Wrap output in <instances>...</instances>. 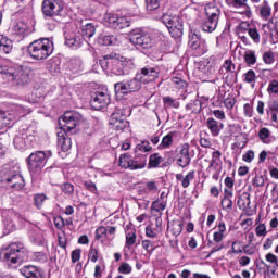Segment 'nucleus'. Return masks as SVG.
I'll list each match as a JSON object with an SVG mask.
<instances>
[{"label":"nucleus","mask_w":278,"mask_h":278,"mask_svg":"<svg viewBox=\"0 0 278 278\" xmlns=\"http://www.w3.org/2000/svg\"><path fill=\"white\" fill-rule=\"evenodd\" d=\"M192 162V157L190 156V144L184 143L180 147V151L176 159L177 166H180V168H187V166H190V163Z\"/></svg>","instance_id":"obj_14"},{"label":"nucleus","mask_w":278,"mask_h":278,"mask_svg":"<svg viewBox=\"0 0 278 278\" xmlns=\"http://www.w3.org/2000/svg\"><path fill=\"white\" fill-rule=\"evenodd\" d=\"M10 119L11 117H8L5 111H0V129H3V127H12Z\"/></svg>","instance_id":"obj_47"},{"label":"nucleus","mask_w":278,"mask_h":278,"mask_svg":"<svg viewBox=\"0 0 278 278\" xmlns=\"http://www.w3.org/2000/svg\"><path fill=\"white\" fill-rule=\"evenodd\" d=\"M117 68H125L126 71H134L136 68V63H134V59H127L126 56H123L119 54L118 61H117Z\"/></svg>","instance_id":"obj_26"},{"label":"nucleus","mask_w":278,"mask_h":278,"mask_svg":"<svg viewBox=\"0 0 278 278\" xmlns=\"http://www.w3.org/2000/svg\"><path fill=\"white\" fill-rule=\"evenodd\" d=\"M104 24L106 27H112V29H116L117 31H121V29H125L131 25L127 17L118 16L114 13H106L104 15Z\"/></svg>","instance_id":"obj_11"},{"label":"nucleus","mask_w":278,"mask_h":278,"mask_svg":"<svg viewBox=\"0 0 278 278\" xmlns=\"http://www.w3.org/2000/svg\"><path fill=\"white\" fill-rule=\"evenodd\" d=\"M164 162V157L160 155V153H153L149 156L148 161V170H151L152 168H160V164Z\"/></svg>","instance_id":"obj_28"},{"label":"nucleus","mask_w":278,"mask_h":278,"mask_svg":"<svg viewBox=\"0 0 278 278\" xmlns=\"http://www.w3.org/2000/svg\"><path fill=\"white\" fill-rule=\"evenodd\" d=\"M243 79L247 84H251L252 88H255V81L257 79L255 72L248 71L245 74H243Z\"/></svg>","instance_id":"obj_45"},{"label":"nucleus","mask_w":278,"mask_h":278,"mask_svg":"<svg viewBox=\"0 0 278 278\" xmlns=\"http://www.w3.org/2000/svg\"><path fill=\"white\" fill-rule=\"evenodd\" d=\"M28 53L34 60H47L53 53V41L42 38L28 46Z\"/></svg>","instance_id":"obj_3"},{"label":"nucleus","mask_w":278,"mask_h":278,"mask_svg":"<svg viewBox=\"0 0 278 278\" xmlns=\"http://www.w3.org/2000/svg\"><path fill=\"white\" fill-rule=\"evenodd\" d=\"M101 238H108V228L104 226L96 229V240H101Z\"/></svg>","instance_id":"obj_54"},{"label":"nucleus","mask_w":278,"mask_h":278,"mask_svg":"<svg viewBox=\"0 0 278 278\" xmlns=\"http://www.w3.org/2000/svg\"><path fill=\"white\" fill-rule=\"evenodd\" d=\"M131 265L128 263H122L118 267V273H121V275H129L131 274Z\"/></svg>","instance_id":"obj_56"},{"label":"nucleus","mask_w":278,"mask_h":278,"mask_svg":"<svg viewBox=\"0 0 278 278\" xmlns=\"http://www.w3.org/2000/svg\"><path fill=\"white\" fill-rule=\"evenodd\" d=\"M243 112H244V116H247L248 118H252L253 117V103H245L243 105Z\"/></svg>","instance_id":"obj_61"},{"label":"nucleus","mask_w":278,"mask_h":278,"mask_svg":"<svg viewBox=\"0 0 278 278\" xmlns=\"http://www.w3.org/2000/svg\"><path fill=\"white\" fill-rule=\"evenodd\" d=\"M206 127L210 130V134L213 136V138H216L220 136V131H223V129L225 128V124L214 119V117H208L206 119Z\"/></svg>","instance_id":"obj_19"},{"label":"nucleus","mask_w":278,"mask_h":278,"mask_svg":"<svg viewBox=\"0 0 278 278\" xmlns=\"http://www.w3.org/2000/svg\"><path fill=\"white\" fill-rule=\"evenodd\" d=\"M166 205L164 204V202H161L160 200H155L152 202L151 204V212H159L160 216H162V212H164V210H166Z\"/></svg>","instance_id":"obj_44"},{"label":"nucleus","mask_w":278,"mask_h":278,"mask_svg":"<svg viewBox=\"0 0 278 278\" xmlns=\"http://www.w3.org/2000/svg\"><path fill=\"white\" fill-rule=\"evenodd\" d=\"M269 23H271V25H274L273 31H275V35H276L274 45H277V42H278V17L270 18Z\"/></svg>","instance_id":"obj_60"},{"label":"nucleus","mask_w":278,"mask_h":278,"mask_svg":"<svg viewBox=\"0 0 278 278\" xmlns=\"http://www.w3.org/2000/svg\"><path fill=\"white\" fill-rule=\"evenodd\" d=\"M244 61L247 62V64L251 65V64H255V62H257V58L255 56V52H249L244 55Z\"/></svg>","instance_id":"obj_62"},{"label":"nucleus","mask_w":278,"mask_h":278,"mask_svg":"<svg viewBox=\"0 0 278 278\" xmlns=\"http://www.w3.org/2000/svg\"><path fill=\"white\" fill-rule=\"evenodd\" d=\"M114 88H115V94L119 99H121V97H123L125 94L131 93L129 91V87H128L127 83L126 84L125 83H116L114 85Z\"/></svg>","instance_id":"obj_33"},{"label":"nucleus","mask_w":278,"mask_h":278,"mask_svg":"<svg viewBox=\"0 0 278 278\" xmlns=\"http://www.w3.org/2000/svg\"><path fill=\"white\" fill-rule=\"evenodd\" d=\"M7 114V118L9 119V123L12 127L14 123L16 122V118H23V116H27V114H30L31 111L28 108L23 106V104H11L9 111H4Z\"/></svg>","instance_id":"obj_12"},{"label":"nucleus","mask_w":278,"mask_h":278,"mask_svg":"<svg viewBox=\"0 0 278 278\" xmlns=\"http://www.w3.org/2000/svg\"><path fill=\"white\" fill-rule=\"evenodd\" d=\"M201 105H202L201 100L195 99V100L191 101L190 103H188L186 105V109L191 110L194 114H199V112H201V110H202Z\"/></svg>","instance_id":"obj_42"},{"label":"nucleus","mask_w":278,"mask_h":278,"mask_svg":"<svg viewBox=\"0 0 278 278\" xmlns=\"http://www.w3.org/2000/svg\"><path fill=\"white\" fill-rule=\"evenodd\" d=\"M43 16L53 18V16H60L64 11V1L62 0H43L41 5Z\"/></svg>","instance_id":"obj_8"},{"label":"nucleus","mask_w":278,"mask_h":278,"mask_svg":"<svg viewBox=\"0 0 278 278\" xmlns=\"http://www.w3.org/2000/svg\"><path fill=\"white\" fill-rule=\"evenodd\" d=\"M161 22L167 27V29H173L174 27H177V23L184 24V20L180 16H173L166 13L162 15Z\"/></svg>","instance_id":"obj_23"},{"label":"nucleus","mask_w":278,"mask_h":278,"mask_svg":"<svg viewBox=\"0 0 278 278\" xmlns=\"http://www.w3.org/2000/svg\"><path fill=\"white\" fill-rule=\"evenodd\" d=\"M223 153H220V151L215 150L212 153V159L208 165V168H218V166H220V164H223V161L220 160Z\"/></svg>","instance_id":"obj_34"},{"label":"nucleus","mask_w":278,"mask_h":278,"mask_svg":"<svg viewBox=\"0 0 278 278\" xmlns=\"http://www.w3.org/2000/svg\"><path fill=\"white\" fill-rule=\"evenodd\" d=\"M129 40L131 45L141 47V49H151V47H153V38H151V34L144 33L140 29H134L130 33Z\"/></svg>","instance_id":"obj_9"},{"label":"nucleus","mask_w":278,"mask_h":278,"mask_svg":"<svg viewBox=\"0 0 278 278\" xmlns=\"http://www.w3.org/2000/svg\"><path fill=\"white\" fill-rule=\"evenodd\" d=\"M51 155H53L51 151L33 152L26 160L29 173L31 175H40V173H42V169L47 165V160H49Z\"/></svg>","instance_id":"obj_5"},{"label":"nucleus","mask_w":278,"mask_h":278,"mask_svg":"<svg viewBox=\"0 0 278 278\" xmlns=\"http://www.w3.org/2000/svg\"><path fill=\"white\" fill-rule=\"evenodd\" d=\"M96 31L94 24L88 23L81 26V35L65 33V45L71 49H79L84 45V38H92Z\"/></svg>","instance_id":"obj_4"},{"label":"nucleus","mask_w":278,"mask_h":278,"mask_svg":"<svg viewBox=\"0 0 278 278\" xmlns=\"http://www.w3.org/2000/svg\"><path fill=\"white\" fill-rule=\"evenodd\" d=\"M15 149H25V139L21 135H16L13 139Z\"/></svg>","instance_id":"obj_52"},{"label":"nucleus","mask_w":278,"mask_h":278,"mask_svg":"<svg viewBox=\"0 0 278 278\" xmlns=\"http://www.w3.org/2000/svg\"><path fill=\"white\" fill-rule=\"evenodd\" d=\"M256 11L263 21H269L273 14V8L268 3V0H264L261 5L256 7Z\"/></svg>","instance_id":"obj_24"},{"label":"nucleus","mask_w":278,"mask_h":278,"mask_svg":"<svg viewBox=\"0 0 278 278\" xmlns=\"http://www.w3.org/2000/svg\"><path fill=\"white\" fill-rule=\"evenodd\" d=\"M172 38L175 40L181 38L184 36V24L182 23H177V26H174V28L168 29Z\"/></svg>","instance_id":"obj_36"},{"label":"nucleus","mask_w":278,"mask_h":278,"mask_svg":"<svg viewBox=\"0 0 278 278\" xmlns=\"http://www.w3.org/2000/svg\"><path fill=\"white\" fill-rule=\"evenodd\" d=\"M163 103L166 105V108H174L175 110H178L179 108V101L173 99L172 97H164Z\"/></svg>","instance_id":"obj_48"},{"label":"nucleus","mask_w":278,"mask_h":278,"mask_svg":"<svg viewBox=\"0 0 278 278\" xmlns=\"http://www.w3.org/2000/svg\"><path fill=\"white\" fill-rule=\"evenodd\" d=\"M172 81L176 86V88H178V90H181V88H186V86H188V84L179 77H173Z\"/></svg>","instance_id":"obj_59"},{"label":"nucleus","mask_w":278,"mask_h":278,"mask_svg":"<svg viewBox=\"0 0 278 278\" xmlns=\"http://www.w3.org/2000/svg\"><path fill=\"white\" fill-rule=\"evenodd\" d=\"M268 94H278V81L277 80H271L268 85L267 88Z\"/></svg>","instance_id":"obj_57"},{"label":"nucleus","mask_w":278,"mask_h":278,"mask_svg":"<svg viewBox=\"0 0 278 278\" xmlns=\"http://www.w3.org/2000/svg\"><path fill=\"white\" fill-rule=\"evenodd\" d=\"M248 34L255 45H260V31H257V28H249Z\"/></svg>","instance_id":"obj_53"},{"label":"nucleus","mask_w":278,"mask_h":278,"mask_svg":"<svg viewBox=\"0 0 278 278\" xmlns=\"http://www.w3.org/2000/svg\"><path fill=\"white\" fill-rule=\"evenodd\" d=\"M27 248L22 242H12L5 250L0 251V257L8 264H23L27 260Z\"/></svg>","instance_id":"obj_2"},{"label":"nucleus","mask_w":278,"mask_h":278,"mask_svg":"<svg viewBox=\"0 0 278 278\" xmlns=\"http://www.w3.org/2000/svg\"><path fill=\"white\" fill-rule=\"evenodd\" d=\"M12 49H14L12 40H10L8 37H2L0 41V53L8 55V53H12Z\"/></svg>","instance_id":"obj_31"},{"label":"nucleus","mask_w":278,"mask_h":278,"mask_svg":"<svg viewBox=\"0 0 278 278\" xmlns=\"http://www.w3.org/2000/svg\"><path fill=\"white\" fill-rule=\"evenodd\" d=\"M81 114L75 111H67L59 119V127L61 131L58 132V147L64 152L68 151L73 147V142L68 137V134L77 127L78 123H81Z\"/></svg>","instance_id":"obj_1"},{"label":"nucleus","mask_w":278,"mask_h":278,"mask_svg":"<svg viewBox=\"0 0 278 278\" xmlns=\"http://www.w3.org/2000/svg\"><path fill=\"white\" fill-rule=\"evenodd\" d=\"M173 138H175V131L168 132L163 137L161 143L157 146V149L162 151L163 149H170L173 147Z\"/></svg>","instance_id":"obj_30"},{"label":"nucleus","mask_w":278,"mask_h":278,"mask_svg":"<svg viewBox=\"0 0 278 278\" xmlns=\"http://www.w3.org/2000/svg\"><path fill=\"white\" fill-rule=\"evenodd\" d=\"M136 232L135 231H130L126 233V244H125V249H131V247H134V244H136Z\"/></svg>","instance_id":"obj_46"},{"label":"nucleus","mask_w":278,"mask_h":278,"mask_svg":"<svg viewBox=\"0 0 278 278\" xmlns=\"http://www.w3.org/2000/svg\"><path fill=\"white\" fill-rule=\"evenodd\" d=\"M126 84L128 86L129 92H138V90H140V88H142V83H140V79H138V75L137 74L134 77V79L129 80Z\"/></svg>","instance_id":"obj_35"},{"label":"nucleus","mask_w":278,"mask_h":278,"mask_svg":"<svg viewBox=\"0 0 278 278\" xmlns=\"http://www.w3.org/2000/svg\"><path fill=\"white\" fill-rule=\"evenodd\" d=\"M62 64V61L60 60V58L54 56L52 59H50L47 63V70L48 71H60Z\"/></svg>","instance_id":"obj_40"},{"label":"nucleus","mask_w":278,"mask_h":278,"mask_svg":"<svg viewBox=\"0 0 278 278\" xmlns=\"http://www.w3.org/2000/svg\"><path fill=\"white\" fill-rule=\"evenodd\" d=\"M243 162H247L248 164H251L253 160H255V152L253 150H249L242 155Z\"/></svg>","instance_id":"obj_58"},{"label":"nucleus","mask_w":278,"mask_h":278,"mask_svg":"<svg viewBox=\"0 0 278 278\" xmlns=\"http://www.w3.org/2000/svg\"><path fill=\"white\" fill-rule=\"evenodd\" d=\"M226 3L229 5V8L241 10L239 13L247 16V18H251V16H253V12L249 5V0H226Z\"/></svg>","instance_id":"obj_16"},{"label":"nucleus","mask_w":278,"mask_h":278,"mask_svg":"<svg viewBox=\"0 0 278 278\" xmlns=\"http://www.w3.org/2000/svg\"><path fill=\"white\" fill-rule=\"evenodd\" d=\"M220 205L224 212H231L233 210V198H222Z\"/></svg>","instance_id":"obj_43"},{"label":"nucleus","mask_w":278,"mask_h":278,"mask_svg":"<svg viewBox=\"0 0 278 278\" xmlns=\"http://www.w3.org/2000/svg\"><path fill=\"white\" fill-rule=\"evenodd\" d=\"M160 8V0H146V10L148 12H154Z\"/></svg>","instance_id":"obj_49"},{"label":"nucleus","mask_w":278,"mask_h":278,"mask_svg":"<svg viewBox=\"0 0 278 278\" xmlns=\"http://www.w3.org/2000/svg\"><path fill=\"white\" fill-rule=\"evenodd\" d=\"M138 151H141V153H149L153 151V147H151V143L149 141L142 140L135 148V153H138Z\"/></svg>","instance_id":"obj_37"},{"label":"nucleus","mask_w":278,"mask_h":278,"mask_svg":"<svg viewBox=\"0 0 278 278\" xmlns=\"http://www.w3.org/2000/svg\"><path fill=\"white\" fill-rule=\"evenodd\" d=\"M124 119H126L125 112L123 111V109L116 106L114 109V112L111 114L110 123H115L116 121H124Z\"/></svg>","instance_id":"obj_41"},{"label":"nucleus","mask_w":278,"mask_h":278,"mask_svg":"<svg viewBox=\"0 0 278 278\" xmlns=\"http://www.w3.org/2000/svg\"><path fill=\"white\" fill-rule=\"evenodd\" d=\"M194 177H195L194 170L189 172L185 177H184V174H176V180L181 181L182 188H189L190 181H193Z\"/></svg>","instance_id":"obj_27"},{"label":"nucleus","mask_w":278,"mask_h":278,"mask_svg":"<svg viewBox=\"0 0 278 278\" xmlns=\"http://www.w3.org/2000/svg\"><path fill=\"white\" fill-rule=\"evenodd\" d=\"M118 58H121V53L118 52H110L102 56L99 60V64L102 71H109L110 68H114V66H118Z\"/></svg>","instance_id":"obj_15"},{"label":"nucleus","mask_w":278,"mask_h":278,"mask_svg":"<svg viewBox=\"0 0 278 278\" xmlns=\"http://www.w3.org/2000/svg\"><path fill=\"white\" fill-rule=\"evenodd\" d=\"M136 75L141 84H150L157 79V71H140Z\"/></svg>","instance_id":"obj_21"},{"label":"nucleus","mask_w":278,"mask_h":278,"mask_svg":"<svg viewBox=\"0 0 278 278\" xmlns=\"http://www.w3.org/2000/svg\"><path fill=\"white\" fill-rule=\"evenodd\" d=\"M21 275L25 278H45V274L40 267L26 265L20 269Z\"/></svg>","instance_id":"obj_18"},{"label":"nucleus","mask_w":278,"mask_h":278,"mask_svg":"<svg viewBox=\"0 0 278 278\" xmlns=\"http://www.w3.org/2000/svg\"><path fill=\"white\" fill-rule=\"evenodd\" d=\"M141 244L148 253H152L155 251V243L151 240H143Z\"/></svg>","instance_id":"obj_55"},{"label":"nucleus","mask_w":278,"mask_h":278,"mask_svg":"<svg viewBox=\"0 0 278 278\" xmlns=\"http://www.w3.org/2000/svg\"><path fill=\"white\" fill-rule=\"evenodd\" d=\"M204 10L206 18L202 22L201 29L206 34H212V31H216L218 21H220V8L216 5H207Z\"/></svg>","instance_id":"obj_7"},{"label":"nucleus","mask_w":278,"mask_h":278,"mask_svg":"<svg viewBox=\"0 0 278 278\" xmlns=\"http://www.w3.org/2000/svg\"><path fill=\"white\" fill-rule=\"evenodd\" d=\"M33 257L35 262H39L40 264H45L49 260V256L45 252H34Z\"/></svg>","instance_id":"obj_51"},{"label":"nucleus","mask_w":278,"mask_h":278,"mask_svg":"<svg viewBox=\"0 0 278 278\" xmlns=\"http://www.w3.org/2000/svg\"><path fill=\"white\" fill-rule=\"evenodd\" d=\"M265 185V179L264 176H255L253 179V186H255L256 188H264Z\"/></svg>","instance_id":"obj_63"},{"label":"nucleus","mask_w":278,"mask_h":278,"mask_svg":"<svg viewBox=\"0 0 278 278\" xmlns=\"http://www.w3.org/2000/svg\"><path fill=\"white\" fill-rule=\"evenodd\" d=\"M96 42L100 47H114V45L118 42V37L115 35H109L108 33H101L98 36Z\"/></svg>","instance_id":"obj_20"},{"label":"nucleus","mask_w":278,"mask_h":278,"mask_svg":"<svg viewBox=\"0 0 278 278\" xmlns=\"http://www.w3.org/2000/svg\"><path fill=\"white\" fill-rule=\"evenodd\" d=\"M1 184H5L9 188H13V190H23L25 188V178L21 175V167L14 166L7 169L1 175Z\"/></svg>","instance_id":"obj_6"},{"label":"nucleus","mask_w":278,"mask_h":278,"mask_svg":"<svg viewBox=\"0 0 278 278\" xmlns=\"http://www.w3.org/2000/svg\"><path fill=\"white\" fill-rule=\"evenodd\" d=\"M91 97L90 105L93 110H103L110 104V96L103 91H96Z\"/></svg>","instance_id":"obj_13"},{"label":"nucleus","mask_w":278,"mask_h":278,"mask_svg":"<svg viewBox=\"0 0 278 278\" xmlns=\"http://www.w3.org/2000/svg\"><path fill=\"white\" fill-rule=\"evenodd\" d=\"M188 46L197 58L205 55V52L207 51V42L205 41V39L201 38V35L197 33L191 31L189 34Z\"/></svg>","instance_id":"obj_10"},{"label":"nucleus","mask_w":278,"mask_h":278,"mask_svg":"<svg viewBox=\"0 0 278 278\" xmlns=\"http://www.w3.org/2000/svg\"><path fill=\"white\" fill-rule=\"evenodd\" d=\"M1 74L11 77V81H16L18 85L29 84V74L25 71L1 72Z\"/></svg>","instance_id":"obj_17"},{"label":"nucleus","mask_w":278,"mask_h":278,"mask_svg":"<svg viewBox=\"0 0 278 278\" xmlns=\"http://www.w3.org/2000/svg\"><path fill=\"white\" fill-rule=\"evenodd\" d=\"M13 31L14 34H17V36L25 34V24L22 22L17 23L15 26H13Z\"/></svg>","instance_id":"obj_64"},{"label":"nucleus","mask_w":278,"mask_h":278,"mask_svg":"<svg viewBox=\"0 0 278 278\" xmlns=\"http://www.w3.org/2000/svg\"><path fill=\"white\" fill-rule=\"evenodd\" d=\"M119 166L125 170H134V156L129 153H123L119 155Z\"/></svg>","instance_id":"obj_25"},{"label":"nucleus","mask_w":278,"mask_h":278,"mask_svg":"<svg viewBox=\"0 0 278 278\" xmlns=\"http://www.w3.org/2000/svg\"><path fill=\"white\" fill-rule=\"evenodd\" d=\"M237 205L239 210H247V207H251V193L244 192L242 195L238 197Z\"/></svg>","instance_id":"obj_29"},{"label":"nucleus","mask_w":278,"mask_h":278,"mask_svg":"<svg viewBox=\"0 0 278 278\" xmlns=\"http://www.w3.org/2000/svg\"><path fill=\"white\" fill-rule=\"evenodd\" d=\"M110 125H112L113 129H115L116 131H125V129L129 127V122L126 118V119H119L116 122H110Z\"/></svg>","instance_id":"obj_38"},{"label":"nucleus","mask_w":278,"mask_h":278,"mask_svg":"<svg viewBox=\"0 0 278 278\" xmlns=\"http://www.w3.org/2000/svg\"><path fill=\"white\" fill-rule=\"evenodd\" d=\"M157 190H159L157 181L150 180V181L144 182V186L141 189V192H143V194H155V192H157Z\"/></svg>","instance_id":"obj_32"},{"label":"nucleus","mask_w":278,"mask_h":278,"mask_svg":"<svg viewBox=\"0 0 278 278\" xmlns=\"http://www.w3.org/2000/svg\"><path fill=\"white\" fill-rule=\"evenodd\" d=\"M61 190L62 192H64V194H67L68 197L75 193V187L73 186V184L70 182L61 185Z\"/></svg>","instance_id":"obj_50"},{"label":"nucleus","mask_w":278,"mask_h":278,"mask_svg":"<svg viewBox=\"0 0 278 278\" xmlns=\"http://www.w3.org/2000/svg\"><path fill=\"white\" fill-rule=\"evenodd\" d=\"M147 154L136 152V155L132 156V170H142L147 168Z\"/></svg>","instance_id":"obj_22"},{"label":"nucleus","mask_w":278,"mask_h":278,"mask_svg":"<svg viewBox=\"0 0 278 278\" xmlns=\"http://www.w3.org/2000/svg\"><path fill=\"white\" fill-rule=\"evenodd\" d=\"M49 199L45 193H37L34 195V205L37 210H42V205H45V201Z\"/></svg>","instance_id":"obj_39"}]
</instances>
